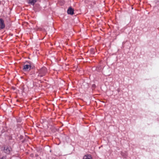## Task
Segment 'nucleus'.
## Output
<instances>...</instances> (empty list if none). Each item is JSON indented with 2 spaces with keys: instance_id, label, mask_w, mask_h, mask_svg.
I'll return each mask as SVG.
<instances>
[{
  "instance_id": "nucleus-7",
  "label": "nucleus",
  "mask_w": 159,
  "mask_h": 159,
  "mask_svg": "<svg viewBox=\"0 0 159 159\" xmlns=\"http://www.w3.org/2000/svg\"><path fill=\"white\" fill-rule=\"evenodd\" d=\"M11 148H6V149H5L4 152L7 153H9L10 152Z\"/></svg>"
},
{
  "instance_id": "nucleus-4",
  "label": "nucleus",
  "mask_w": 159,
  "mask_h": 159,
  "mask_svg": "<svg viewBox=\"0 0 159 159\" xmlns=\"http://www.w3.org/2000/svg\"><path fill=\"white\" fill-rule=\"evenodd\" d=\"M67 13L69 14L73 15L74 14L73 9L71 7H69L67 10Z\"/></svg>"
},
{
  "instance_id": "nucleus-9",
  "label": "nucleus",
  "mask_w": 159,
  "mask_h": 159,
  "mask_svg": "<svg viewBox=\"0 0 159 159\" xmlns=\"http://www.w3.org/2000/svg\"><path fill=\"white\" fill-rule=\"evenodd\" d=\"M1 159H6V158L5 157H3Z\"/></svg>"
},
{
  "instance_id": "nucleus-6",
  "label": "nucleus",
  "mask_w": 159,
  "mask_h": 159,
  "mask_svg": "<svg viewBox=\"0 0 159 159\" xmlns=\"http://www.w3.org/2000/svg\"><path fill=\"white\" fill-rule=\"evenodd\" d=\"M83 159H92V157L90 155H85Z\"/></svg>"
},
{
  "instance_id": "nucleus-1",
  "label": "nucleus",
  "mask_w": 159,
  "mask_h": 159,
  "mask_svg": "<svg viewBox=\"0 0 159 159\" xmlns=\"http://www.w3.org/2000/svg\"><path fill=\"white\" fill-rule=\"evenodd\" d=\"M47 72L46 68L45 67L42 68L39 71L38 76L40 77L44 75Z\"/></svg>"
},
{
  "instance_id": "nucleus-8",
  "label": "nucleus",
  "mask_w": 159,
  "mask_h": 159,
  "mask_svg": "<svg viewBox=\"0 0 159 159\" xmlns=\"http://www.w3.org/2000/svg\"><path fill=\"white\" fill-rule=\"evenodd\" d=\"M90 51L91 54H94V49H90Z\"/></svg>"
},
{
  "instance_id": "nucleus-2",
  "label": "nucleus",
  "mask_w": 159,
  "mask_h": 159,
  "mask_svg": "<svg viewBox=\"0 0 159 159\" xmlns=\"http://www.w3.org/2000/svg\"><path fill=\"white\" fill-rule=\"evenodd\" d=\"M5 27L4 21L1 19H0V30L2 29Z\"/></svg>"
},
{
  "instance_id": "nucleus-3",
  "label": "nucleus",
  "mask_w": 159,
  "mask_h": 159,
  "mask_svg": "<svg viewBox=\"0 0 159 159\" xmlns=\"http://www.w3.org/2000/svg\"><path fill=\"white\" fill-rule=\"evenodd\" d=\"M31 66L30 65H25L24 66L23 69L25 71H27L30 69Z\"/></svg>"
},
{
  "instance_id": "nucleus-5",
  "label": "nucleus",
  "mask_w": 159,
  "mask_h": 159,
  "mask_svg": "<svg viewBox=\"0 0 159 159\" xmlns=\"http://www.w3.org/2000/svg\"><path fill=\"white\" fill-rule=\"evenodd\" d=\"M38 0H29L28 3L33 5Z\"/></svg>"
}]
</instances>
